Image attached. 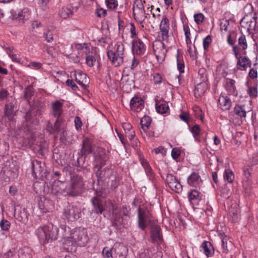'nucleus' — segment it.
I'll return each mask as SVG.
<instances>
[{
  "label": "nucleus",
  "instance_id": "nucleus-63",
  "mask_svg": "<svg viewBox=\"0 0 258 258\" xmlns=\"http://www.w3.org/2000/svg\"><path fill=\"white\" fill-rule=\"evenodd\" d=\"M29 67L32 69L39 70L42 67V63L39 62H31L30 63Z\"/></svg>",
  "mask_w": 258,
  "mask_h": 258
},
{
  "label": "nucleus",
  "instance_id": "nucleus-57",
  "mask_svg": "<svg viewBox=\"0 0 258 258\" xmlns=\"http://www.w3.org/2000/svg\"><path fill=\"white\" fill-rule=\"evenodd\" d=\"M212 42V39L210 35H208L203 40V47L204 50H207Z\"/></svg>",
  "mask_w": 258,
  "mask_h": 258
},
{
  "label": "nucleus",
  "instance_id": "nucleus-29",
  "mask_svg": "<svg viewBox=\"0 0 258 258\" xmlns=\"http://www.w3.org/2000/svg\"><path fill=\"white\" fill-rule=\"evenodd\" d=\"M220 108L223 110H229L231 106V101L227 96H220L218 99Z\"/></svg>",
  "mask_w": 258,
  "mask_h": 258
},
{
  "label": "nucleus",
  "instance_id": "nucleus-58",
  "mask_svg": "<svg viewBox=\"0 0 258 258\" xmlns=\"http://www.w3.org/2000/svg\"><path fill=\"white\" fill-rule=\"evenodd\" d=\"M187 48H188L187 51L189 54L190 56L192 58V59H197L198 52H197V51L195 46H194L195 50L194 51H192L191 50V48L190 45L188 46V47H187Z\"/></svg>",
  "mask_w": 258,
  "mask_h": 258
},
{
  "label": "nucleus",
  "instance_id": "nucleus-22",
  "mask_svg": "<svg viewBox=\"0 0 258 258\" xmlns=\"http://www.w3.org/2000/svg\"><path fill=\"white\" fill-rule=\"evenodd\" d=\"M187 183L191 186L198 187L202 183V179L199 173L194 172L187 178Z\"/></svg>",
  "mask_w": 258,
  "mask_h": 258
},
{
  "label": "nucleus",
  "instance_id": "nucleus-62",
  "mask_svg": "<svg viewBox=\"0 0 258 258\" xmlns=\"http://www.w3.org/2000/svg\"><path fill=\"white\" fill-rule=\"evenodd\" d=\"M95 60V58L92 55H88L86 57V63L89 67H92L93 66V63Z\"/></svg>",
  "mask_w": 258,
  "mask_h": 258
},
{
  "label": "nucleus",
  "instance_id": "nucleus-30",
  "mask_svg": "<svg viewBox=\"0 0 258 258\" xmlns=\"http://www.w3.org/2000/svg\"><path fill=\"white\" fill-rule=\"evenodd\" d=\"M151 121V118L148 115H145L142 118L140 121L141 126L142 128V131H141V133L142 134H143V133L146 132V131H147V130L150 126Z\"/></svg>",
  "mask_w": 258,
  "mask_h": 258
},
{
  "label": "nucleus",
  "instance_id": "nucleus-12",
  "mask_svg": "<svg viewBox=\"0 0 258 258\" xmlns=\"http://www.w3.org/2000/svg\"><path fill=\"white\" fill-rule=\"evenodd\" d=\"M80 214V210L73 205H69L66 207L63 212L64 218L71 221H74L79 218Z\"/></svg>",
  "mask_w": 258,
  "mask_h": 258
},
{
  "label": "nucleus",
  "instance_id": "nucleus-20",
  "mask_svg": "<svg viewBox=\"0 0 258 258\" xmlns=\"http://www.w3.org/2000/svg\"><path fill=\"white\" fill-rule=\"evenodd\" d=\"M75 81L80 85L85 87L90 82L89 78L81 71H76L74 74Z\"/></svg>",
  "mask_w": 258,
  "mask_h": 258
},
{
  "label": "nucleus",
  "instance_id": "nucleus-9",
  "mask_svg": "<svg viewBox=\"0 0 258 258\" xmlns=\"http://www.w3.org/2000/svg\"><path fill=\"white\" fill-rule=\"evenodd\" d=\"M44 164L37 160H34L31 161V170L32 175L35 178L42 179L44 177H46L44 175L46 170L44 168Z\"/></svg>",
  "mask_w": 258,
  "mask_h": 258
},
{
  "label": "nucleus",
  "instance_id": "nucleus-53",
  "mask_svg": "<svg viewBox=\"0 0 258 258\" xmlns=\"http://www.w3.org/2000/svg\"><path fill=\"white\" fill-rule=\"evenodd\" d=\"M190 132L192 133L194 137L196 138L198 136L201 132V128L200 125L198 124H195L191 129Z\"/></svg>",
  "mask_w": 258,
  "mask_h": 258
},
{
  "label": "nucleus",
  "instance_id": "nucleus-11",
  "mask_svg": "<svg viewBox=\"0 0 258 258\" xmlns=\"http://www.w3.org/2000/svg\"><path fill=\"white\" fill-rule=\"evenodd\" d=\"M17 101L13 96L7 99L4 107V115L9 118L15 115L17 111Z\"/></svg>",
  "mask_w": 258,
  "mask_h": 258
},
{
  "label": "nucleus",
  "instance_id": "nucleus-44",
  "mask_svg": "<svg viewBox=\"0 0 258 258\" xmlns=\"http://www.w3.org/2000/svg\"><path fill=\"white\" fill-rule=\"evenodd\" d=\"M105 204L104 205L106 208L105 210L109 212H112L114 213V211L116 209L117 206L110 200H105Z\"/></svg>",
  "mask_w": 258,
  "mask_h": 258
},
{
  "label": "nucleus",
  "instance_id": "nucleus-1",
  "mask_svg": "<svg viewBox=\"0 0 258 258\" xmlns=\"http://www.w3.org/2000/svg\"><path fill=\"white\" fill-rule=\"evenodd\" d=\"M88 241V237L86 230L84 228H75L72 231L70 236L64 240L63 243L67 246L65 248L68 251H72V247H75L76 245L84 246Z\"/></svg>",
  "mask_w": 258,
  "mask_h": 258
},
{
  "label": "nucleus",
  "instance_id": "nucleus-37",
  "mask_svg": "<svg viewBox=\"0 0 258 258\" xmlns=\"http://www.w3.org/2000/svg\"><path fill=\"white\" fill-rule=\"evenodd\" d=\"M238 46L239 48H241L242 50H243L242 54L246 55V52L245 51V50L247 47V43L245 36L243 34H241V35L238 38Z\"/></svg>",
  "mask_w": 258,
  "mask_h": 258
},
{
  "label": "nucleus",
  "instance_id": "nucleus-47",
  "mask_svg": "<svg viewBox=\"0 0 258 258\" xmlns=\"http://www.w3.org/2000/svg\"><path fill=\"white\" fill-rule=\"evenodd\" d=\"M113 250H114L115 253H116L114 248H111L108 247H105L102 250V253L103 255L107 258L112 257Z\"/></svg>",
  "mask_w": 258,
  "mask_h": 258
},
{
  "label": "nucleus",
  "instance_id": "nucleus-43",
  "mask_svg": "<svg viewBox=\"0 0 258 258\" xmlns=\"http://www.w3.org/2000/svg\"><path fill=\"white\" fill-rule=\"evenodd\" d=\"M234 113L240 117H245L246 116V111L245 109L240 105H236L234 108Z\"/></svg>",
  "mask_w": 258,
  "mask_h": 258
},
{
  "label": "nucleus",
  "instance_id": "nucleus-18",
  "mask_svg": "<svg viewBox=\"0 0 258 258\" xmlns=\"http://www.w3.org/2000/svg\"><path fill=\"white\" fill-rule=\"evenodd\" d=\"M146 51V46L141 40L134 39L132 42V51L137 55L143 54Z\"/></svg>",
  "mask_w": 258,
  "mask_h": 258
},
{
  "label": "nucleus",
  "instance_id": "nucleus-51",
  "mask_svg": "<svg viewBox=\"0 0 258 258\" xmlns=\"http://www.w3.org/2000/svg\"><path fill=\"white\" fill-rule=\"evenodd\" d=\"M105 3L108 8L114 9L118 6L117 0H105Z\"/></svg>",
  "mask_w": 258,
  "mask_h": 258
},
{
  "label": "nucleus",
  "instance_id": "nucleus-38",
  "mask_svg": "<svg viewBox=\"0 0 258 258\" xmlns=\"http://www.w3.org/2000/svg\"><path fill=\"white\" fill-rule=\"evenodd\" d=\"M15 214L17 216V219L20 221L25 222L28 219V214L26 210L24 208L17 213L15 212Z\"/></svg>",
  "mask_w": 258,
  "mask_h": 258
},
{
  "label": "nucleus",
  "instance_id": "nucleus-48",
  "mask_svg": "<svg viewBox=\"0 0 258 258\" xmlns=\"http://www.w3.org/2000/svg\"><path fill=\"white\" fill-rule=\"evenodd\" d=\"M79 157L77 159V165L78 166H81L83 168H86L88 165V164L85 163V159L86 156L82 155L81 153H78Z\"/></svg>",
  "mask_w": 258,
  "mask_h": 258
},
{
  "label": "nucleus",
  "instance_id": "nucleus-28",
  "mask_svg": "<svg viewBox=\"0 0 258 258\" xmlns=\"http://www.w3.org/2000/svg\"><path fill=\"white\" fill-rule=\"evenodd\" d=\"M114 225L119 230H121L122 228H125L127 226V220L124 219L120 215L116 214L114 218Z\"/></svg>",
  "mask_w": 258,
  "mask_h": 258
},
{
  "label": "nucleus",
  "instance_id": "nucleus-17",
  "mask_svg": "<svg viewBox=\"0 0 258 258\" xmlns=\"http://www.w3.org/2000/svg\"><path fill=\"white\" fill-rule=\"evenodd\" d=\"M91 203L93 206V211L97 214H102L105 210L104 206L105 200L99 197H93L91 199Z\"/></svg>",
  "mask_w": 258,
  "mask_h": 258
},
{
  "label": "nucleus",
  "instance_id": "nucleus-21",
  "mask_svg": "<svg viewBox=\"0 0 258 258\" xmlns=\"http://www.w3.org/2000/svg\"><path fill=\"white\" fill-rule=\"evenodd\" d=\"M151 236L153 242L161 241L163 240L162 236L160 234V227L155 223L150 226Z\"/></svg>",
  "mask_w": 258,
  "mask_h": 258
},
{
  "label": "nucleus",
  "instance_id": "nucleus-32",
  "mask_svg": "<svg viewBox=\"0 0 258 258\" xmlns=\"http://www.w3.org/2000/svg\"><path fill=\"white\" fill-rule=\"evenodd\" d=\"M140 161L142 165L143 166L146 173L148 176L149 177L150 179L153 180L154 178V175L152 169L149 163L144 158H141Z\"/></svg>",
  "mask_w": 258,
  "mask_h": 258
},
{
  "label": "nucleus",
  "instance_id": "nucleus-46",
  "mask_svg": "<svg viewBox=\"0 0 258 258\" xmlns=\"http://www.w3.org/2000/svg\"><path fill=\"white\" fill-rule=\"evenodd\" d=\"M224 178L229 183H232L234 179V175L230 169L225 170L224 173Z\"/></svg>",
  "mask_w": 258,
  "mask_h": 258
},
{
  "label": "nucleus",
  "instance_id": "nucleus-34",
  "mask_svg": "<svg viewBox=\"0 0 258 258\" xmlns=\"http://www.w3.org/2000/svg\"><path fill=\"white\" fill-rule=\"evenodd\" d=\"M220 237L222 240V245L223 252L227 253L228 251V243L231 244V241L229 240V237L224 233H220Z\"/></svg>",
  "mask_w": 258,
  "mask_h": 258
},
{
  "label": "nucleus",
  "instance_id": "nucleus-45",
  "mask_svg": "<svg viewBox=\"0 0 258 258\" xmlns=\"http://www.w3.org/2000/svg\"><path fill=\"white\" fill-rule=\"evenodd\" d=\"M246 85L248 87L247 93L251 98H256L257 96V89L256 86L250 87L248 86V82H246Z\"/></svg>",
  "mask_w": 258,
  "mask_h": 258
},
{
  "label": "nucleus",
  "instance_id": "nucleus-2",
  "mask_svg": "<svg viewBox=\"0 0 258 258\" xmlns=\"http://www.w3.org/2000/svg\"><path fill=\"white\" fill-rule=\"evenodd\" d=\"M58 229L56 226L50 223L43 226H39L35 230L41 243L44 245L52 242L57 238Z\"/></svg>",
  "mask_w": 258,
  "mask_h": 258
},
{
  "label": "nucleus",
  "instance_id": "nucleus-16",
  "mask_svg": "<svg viewBox=\"0 0 258 258\" xmlns=\"http://www.w3.org/2000/svg\"><path fill=\"white\" fill-rule=\"evenodd\" d=\"M169 21L165 16H163L160 24V30L162 38L163 40H167L169 37Z\"/></svg>",
  "mask_w": 258,
  "mask_h": 258
},
{
  "label": "nucleus",
  "instance_id": "nucleus-14",
  "mask_svg": "<svg viewBox=\"0 0 258 258\" xmlns=\"http://www.w3.org/2000/svg\"><path fill=\"white\" fill-rule=\"evenodd\" d=\"M95 174L97 178L98 183L100 184V182H103L104 181L113 176V171L108 167L103 169L100 168L97 169L95 172Z\"/></svg>",
  "mask_w": 258,
  "mask_h": 258
},
{
  "label": "nucleus",
  "instance_id": "nucleus-7",
  "mask_svg": "<svg viewBox=\"0 0 258 258\" xmlns=\"http://www.w3.org/2000/svg\"><path fill=\"white\" fill-rule=\"evenodd\" d=\"M153 48L157 60L162 63L164 60L167 52L164 44L161 40H155L153 43Z\"/></svg>",
  "mask_w": 258,
  "mask_h": 258
},
{
  "label": "nucleus",
  "instance_id": "nucleus-8",
  "mask_svg": "<svg viewBox=\"0 0 258 258\" xmlns=\"http://www.w3.org/2000/svg\"><path fill=\"white\" fill-rule=\"evenodd\" d=\"M235 57L238 59L237 62V69L242 71H246L247 68H250L251 66V60L246 56L238 57L239 54V48L237 45H234L232 48Z\"/></svg>",
  "mask_w": 258,
  "mask_h": 258
},
{
  "label": "nucleus",
  "instance_id": "nucleus-26",
  "mask_svg": "<svg viewBox=\"0 0 258 258\" xmlns=\"http://www.w3.org/2000/svg\"><path fill=\"white\" fill-rule=\"evenodd\" d=\"M200 192L197 189H191L188 192V199L190 204L197 205L201 200Z\"/></svg>",
  "mask_w": 258,
  "mask_h": 258
},
{
  "label": "nucleus",
  "instance_id": "nucleus-56",
  "mask_svg": "<svg viewBox=\"0 0 258 258\" xmlns=\"http://www.w3.org/2000/svg\"><path fill=\"white\" fill-rule=\"evenodd\" d=\"M44 37L45 40L49 43L51 42L53 40V34L49 30H47V31L44 33Z\"/></svg>",
  "mask_w": 258,
  "mask_h": 258
},
{
  "label": "nucleus",
  "instance_id": "nucleus-27",
  "mask_svg": "<svg viewBox=\"0 0 258 258\" xmlns=\"http://www.w3.org/2000/svg\"><path fill=\"white\" fill-rule=\"evenodd\" d=\"M201 247L203 249V252L207 257L213 256L214 253V249L211 243L208 241H205L202 244Z\"/></svg>",
  "mask_w": 258,
  "mask_h": 258
},
{
  "label": "nucleus",
  "instance_id": "nucleus-35",
  "mask_svg": "<svg viewBox=\"0 0 258 258\" xmlns=\"http://www.w3.org/2000/svg\"><path fill=\"white\" fill-rule=\"evenodd\" d=\"M244 17L241 20L240 22L241 26L242 27L246 28L247 30L249 33H251V31L255 29L256 22L255 21H252V20H250L249 21H247L246 22L245 25H244Z\"/></svg>",
  "mask_w": 258,
  "mask_h": 258
},
{
  "label": "nucleus",
  "instance_id": "nucleus-41",
  "mask_svg": "<svg viewBox=\"0 0 258 258\" xmlns=\"http://www.w3.org/2000/svg\"><path fill=\"white\" fill-rule=\"evenodd\" d=\"M60 134V141L63 144L69 145L71 142L68 140V133L67 131L62 127Z\"/></svg>",
  "mask_w": 258,
  "mask_h": 258
},
{
  "label": "nucleus",
  "instance_id": "nucleus-13",
  "mask_svg": "<svg viewBox=\"0 0 258 258\" xmlns=\"http://www.w3.org/2000/svg\"><path fill=\"white\" fill-rule=\"evenodd\" d=\"M51 192L54 195L65 194L67 195L66 183L64 180H54L51 185Z\"/></svg>",
  "mask_w": 258,
  "mask_h": 258
},
{
  "label": "nucleus",
  "instance_id": "nucleus-36",
  "mask_svg": "<svg viewBox=\"0 0 258 258\" xmlns=\"http://www.w3.org/2000/svg\"><path fill=\"white\" fill-rule=\"evenodd\" d=\"M168 186L172 190L177 193H179L182 190V186L176 178Z\"/></svg>",
  "mask_w": 258,
  "mask_h": 258
},
{
  "label": "nucleus",
  "instance_id": "nucleus-4",
  "mask_svg": "<svg viewBox=\"0 0 258 258\" xmlns=\"http://www.w3.org/2000/svg\"><path fill=\"white\" fill-rule=\"evenodd\" d=\"M124 51V45L121 42H117L115 45V50H108L107 56L112 64L118 66L123 62Z\"/></svg>",
  "mask_w": 258,
  "mask_h": 258
},
{
  "label": "nucleus",
  "instance_id": "nucleus-49",
  "mask_svg": "<svg viewBox=\"0 0 258 258\" xmlns=\"http://www.w3.org/2000/svg\"><path fill=\"white\" fill-rule=\"evenodd\" d=\"M9 95L10 93L7 90L4 88L1 89L0 90V100L3 101L6 100V101H7V99L10 97Z\"/></svg>",
  "mask_w": 258,
  "mask_h": 258
},
{
  "label": "nucleus",
  "instance_id": "nucleus-19",
  "mask_svg": "<svg viewBox=\"0 0 258 258\" xmlns=\"http://www.w3.org/2000/svg\"><path fill=\"white\" fill-rule=\"evenodd\" d=\"M63 103L58 100L53 101L51 104L52 115L54 117H61L63 112Z\"/></svg>",
  "mask_w": 258,
  "mask_h": 258
},
{
  "label": "nucleus",
  "instance_id": "nucleus-60",
  "mask_svg": "<svg viewBox=\"0 0 258 258\" xmlns=\"http://www.w3.org/2000/svg\"><path fill=\"white\" fill-rule=\"evenodd\" d=\"M162 77L159 73H156L153 75V80L154 83L156 84H159L162 82Z\"/></svg>",
  "mask_w": 258,
  "mask_h": 258
},
{
  "label": "nucleus",
  "instance_id": "nucleus-55",
  "mask_svg": "<svg viewBox=\"0 0 258 258\" xmlns=\"http://www.w3.org/2000/svg\"><path fill=\"white\" fill-rule=\"evenodd\" d=\"M204 19V16L202 13L195 14L194 15V20L198 24L202 23L203 22Z\"/></svg>",
  "mask_w": 258,
  "mask_h": 258
},
{
  "label": "nucleus",
  "instance_id": "nucleus-5",
  "mask_svg": "<svg viewBox=\"0 0 258 258\" xmlns=\"http://www.w3.org/2000/svg\"><path fill=\"white\" fill-rule=\"evenodd\" d=\"M151 214L147 209L139 207L138 209V225L139 227L144 230L148 225H151L154 223L151 220Z\"/></svg>",
  "mask_w": 258,
  "mask_h": 258
},
{
  "label": "nucleus",
  "instance_id": "nucleus-50",
  "mask_svg": "<svg viewBox=\"0 0 258 258\" xmlns=\"http://www.w3.org/2000/svg\"><path fill=\"white\" fill-rule=\"evenodd\" d=\"M69 2L70 6L76 11H77L82 4L81 0H70Z\"/></svg>",
  "mask_w": 258,
  "mask_h": 258
},
{
  "label": "nucleus",
  "instance_id": "nucleus-3",
  "mask_svg": "<svg viewBox=\"0 0 258 258\" xmlns=\"http://www.w3.org/2000/svg\"><path fill=\"white\" fill-rule=\"evenodd\" d=\"M83 178L77 175L71 177L70 184L67 188V195L76 197L81 195L84 191Z\"/></svg>",
  "mask_w": 258,
  "mask_h": 258
},
{
  "label": "nucleus",
  "instance_id": "nucleus-25",
  "mask_svg": "<svg viewBox=\"0 0 258 258\" xmlns=\"http://www.w3.org/2000/svg\"><path fill=\"white\" fill-rule=\"evenodd\" d=\"M207 82L201 81L196 85L194 90V95L196 98L202 96L206 92L207 89Z\"/></svg>",
  "mask_w": 258,
  "mask_h": 258
},
{
  "label": "nucleus",
  "instance_id": "nucleus-24",
  "mask_svg": "<svg viewBox=\"0 0 258 258\" xmlns=\"http://www.w3.org/2000/svg\"><path fill=\"white\" fill-rule=\"evenodd\" d=\"M130 106L132 110L139 112L144 107V101L141 98L135 96L131 99Z\"/></svg>",
  "mask_w": 258,
  "mask_h": 258
},
{
  "label": "nucleus",
  "instance_id": "nucleus-61",
  "mask_svg": "<svg viewBox=\"0 0 258 258\" xmlns=\"http://www.w3.org/2000/svg\"><path fill=\"white\" fill-rule=\"evenodd\" d=\"M180 155V150L177 148H174L171 151V156L174 159H176L179 157Z\"/></svg>",
  "mask_w": 258,
  "mask_h": 258
},
{
  "label": "nucleus",
  "instance_id": "nucleus-10",
  "mask_svg": "<svg viewBox=\"0 0 258 258\" xmlns=\"http://www.w3.org/2000/svg\"><path fill=\"white\" fill-rule=\"evenodd\" d=\"M93 165L95 168H100L105 164L108 157L102 148H97L94 153Z\"/></svg>",
  "mask_w": 258,
  "mask_h": 258
},
{
  "label": "nucleus",
  "instance_id": "nucleus-42",
  "mask_svg": "<svg viewBox=\"0 0 258 258\" xmlns=\"http://www.w3.org/2000/svg\"><path fill=\"white\" fill-rule=\"evenodd\" d=\"M34 95V89L31 85L27 87L24 91V98L27 101H29Z\"/></svg>",
  "mask_w": 258,
  "mask_h": 258
},
{
  "label": "nucleus",
  "instance_id": "nucleus-54",
  "mask_svg": "<svg viewBox=\"0 0 258 258\" xmlns=\"http://www.w3.org/2000/svg\"><path fill=\"white\" fill-rule=\"evenodd\" d=\"M0 226L3 230H8L10 226V222L7 220H2L0 222Z\"/></svg>",
  "mask_w": 258,
  "mask_h": 258
},
{
  "label": "nucleus",
  "instance_id": "nucleus-64",
  "mask_svg": "<svg viewBox=\"0 0 258 258\" xmlns=\"http://www.w3.org/2000/svg\"><path fill=\"white\" fill-rule=\"evenodd\" d=\"M253 7L250 4H247L244 8V11L246 14H250L253 12Z\"/></svg>",
  "mask_w": 258,
  "mask_h": 258
},
{
  "label": "nucleus",
  "instance_id": "nucleus-23",
  "mask_svg": "<svg viewBox=\"0 0 258 258\" xmlns=\"http://www.w3.org/2000/svg\"><path fill=\"white\" fill-rule=\"evenodd\" d=\"M96 152V150L92 146L90 141L88 139H85L82 144V147L80 153L84 156H87L89 154H93Z\"/></svg>",
  "mask_w": 258,
  "mask_h": 258
},
{
  "label": "nucleus",
  "instance_id": "nucleus-15",
  "mask_svg": "<svg viewBox=\"0 0 258 258\" xmlns=\"http://www.w3.org/2000/svg\"><path fill=\"white\" fill-rule=\"evenodd\" d=\"M56 118L57 119L55 120L53 125L51 124L50 121H47L46 130L50 134L59 133L62 131L61 127L63 123L64 119L62 117Z\"/></svg>",
  "mask_w": 258,
  "mask_h": 258
},
{
  "label": "nucleus",
  "instance_id": "nucleus-31",
  "mask_svg": "<svg viewBox=\"0 0 258 258\" xmlns=\"http://www.w3.org/2000/svg\"><path fill=\"white\" fill-rule=\"evenodd\" d=\"M24 135H22L23 137L28 141V143L33 144L35 141L36 136L35 134L30 131L28 127H24L23 129Z\"/></svg>",
  "mask_w": 258,
  "mask_h": 258
},
{
  "label": "nucleus",
  "instance_id": "nucleus-59",
  "mask_svg": "<svg viewBox=\"0 0 258 258\" xmlns=\"http://www.w3.org/2000/svg\"><path fill=\"white\" fill-rule=\"evenodd\" d=\"M248 77L251 79H256L257 78V70L255 68L251 69L248 73Z\"/></svg>",
  "mask_w": 258,
  "mask_h": 258
},
{
  "label": "nucleus",
  "instance_id": "nucleus-33",
  "mask_svg": "<svg viewBox=\"0 0 258 258\" xmlns=\"http://www.w3.org/2000/svg\"><path fill=\"white\" fill-rule=\"evenodd\" d=\"M9 144L5 140H0V157L4 158L9 154Z\"/></svg>",
  "mask_w": 258,
  "mask_h": 258
},
{
  "label": "nucleus",
  "instance_id": "nucleus-52",
  "mask_svg": "<svg viewBox=\"0 0 258 258\" xmlns=\"http://www.w3.org/2000/svg\"><path fill=\"white\" fill-rule=\"evenodd\" d=\"M199 75L200 76L201 81L207 82L208 81L206 70L205 68H201L199 70Z\"/></svg>",
  "mask_w": 258,
  "mask_h": 258
},
{
  "label": "nucleus",
  "instance_id": "nucleus-39",
  "mask_svg": "<svg viewBox=\"0 0 258 258\" xmlns=\"http://www.w3.org/2000/svg\"><path fill=\"white\" fill-rule=\"evenodd\" d=\"M156 109L158 113L163 114L169 110V107L165 103L158 102L156 103Z\"/></svg>",
  "mask_w": 258,
  "mask_h": 258
},
{
  "label": "nucleus",
  "instance_id": "nucleus-6",
  "mask_svg": "<svg viewBox=\"0 0 258 258\" xmlns=\"http://www.w3.org/2000/svg\"><path fill=\"white\" fill-rule=\"evenodd\" d=\"M133 11L134 19L139 24H142L146 18L144 6L142 0L134 1Z\"/></svg>",
  "mask_w": 258,
  "mask_h": 258
},
{
  "label": "nucleus",
  "instance_id": "nucleus-40",
  "mask_svg": "<svg viewBox=\"0 0 258 258\" xmlns=\"http://www.w3.org/2000/svg\"><path fill=\"white\" fill-rule=\"evenodd\" d=\"M73 14L72 11L67 7L62 8L59 12V16L63 19L70 17Z\"/></svg>",
  "mask_w": 258,
  "mask_h": 258
}]
</instances>
